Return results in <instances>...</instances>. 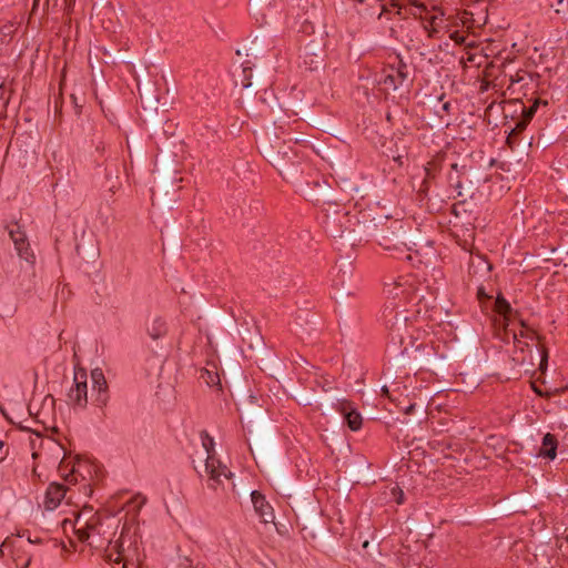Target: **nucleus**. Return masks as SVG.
<instances>
[{"mask_svg": "<svg viewBox=\"0 0 568 568\" xmlns=\"http://www.w3.org/2000/svg\"><path fill=\"white\" fill-rule=\"evenodd\" d=\"M83 514H79L74 520L64 519L62 521L64 531L70 528L77 534L80 541L105 551L111 538L115 536V527L110 523H102L95 515L84 519Z\"/></svg>", "mask_w": 568, "mask_h": 568, "instance_id": "f257e3e1", "label": "nucleus"}, {"mask_svg": "<svg viewBox=\"0 0 568 568\" xmlns=\"http://www.w3.org/2000/svg\"><path fill=\"white\" fill-rule=\"evenodd\" d=\"M450 39L457 44H463L464 50L468 48L478 49L477 41L474 40L469 34H463L459 33L458 31H455L450 34Z\"/></svg>", "mask_w": 568, "mask_h": 568, "instance_id": "a211bd4d", "label": "nucleus"}, {"mask_svg": "<svg viewBox=\"0 0 568 568\" xmlns=\"http://www.w3.org/2000/svg\"><path fill=\"white\" fill-rule=\"evenodd\" d=\"M91 379L93 385V390L98 392L97 402L99 405H105L108 400V385L104 377V374L101 368H94L91 372Z\"/></svg>", "mask_w": 568, "mask_h": 568, "instance_id": "ddd939ff", "label": "nucleus"}, {"mask_svg": "<svg viewBox=\"0 0 568 568\" xmlns=\"http://www.w3.org/2000/svg\"><path fill=\"white\" fill-rule=\"evenodd\" d=\"M557 438L552 434L547 433L542 438L539 456L549 458L551 460L555 459L557 456Z\"/></svg>", "mask_w": 568, "mask_h": 568, "instance_id": "4468645a", "label": "nucleus"}, {"mask_svg": "<svg viewBox=\"0 0 568 568\" xmlns=\"http://www.w3.org/2000/svg\"><path fill=\"white\" fill-rule=\"evenodd\" d=\"M407 6V11H404V16L413 14V16H422V13L426 10L425 6L416 0H413Z\"/></svg>", "mask_w": 568, "mask_h": 568, "instance_id": "aec40b11", "label": "nucleus"}, {"mask_svg": "<svg viewBox=\"0 0 568 568\" xmlns=\"http://www.w3.org/2000/svg\"><path fill=\"white\" fill-rule=\"evenodd\" d=\"M65 487L60 484H50L44 498V507L48 510L55 509L65 496Z\"/></svg>", "mask_w": 568, "mask_h": 568, "instance_id": "f8f14e48", "label": "nucleus"}, {"mask_svg": "<svg viewBox=\"0 0 568 568\" xmlns=\"http://www.w3.org/2000/svg\"><path fill=\"white\" fill-rule=\"evenodd\" d=\"M385 324L389 331L392 341L405 344L406 337L410 338V325L404 310H399L398 305L387 303L383 311Z\"/></svg>", "mask_w": 568, "mask_h": 568, "instance_id": "20e7f679", "label": "nucleus"}, {"mask_svg": "<svg viewBox=\"0 0 568 568\" xmlns=\"http://www.w3.org/2000/svg\"><path fill=\"white\" fill-rule=\"evenodd\" d=\"M385 294L388 298V303H393L402 306L403 302L410 301L413 298L412 291L409 287H405L399 282H393L385 286Z\"/></svg>", "mask_w": 568, "mask_h": 568, "instance_id": "6e6552de", "label": "nucleus"}, {"mask_svg": "<svg viewBox=\"0 0 568 568\" xmlns=\"http://www.w3.org/2000/svg\"><path fill=\"white\" fill-rule=\"evenodd\" d=\"M443 12L438 14H434L429 18V23L425 26V30L428 33V37L433 38L437 33V21H442Z\"/></svg>", "mask_w": 568, "mask_h": 568, "instance_id": "412c9836", "label": "nucleus"}, {"mask_svg": "<svg viewBox=\"0 0 568 568\" xmlns=\"http://www.w3.org/2000/svg\"><path fill=\"white\" fill-rule=\"evenodd\" d=\"M322 388H323L325 392L331 390V389H332V387H331V382H329V381H327V379H325V381H324V383H323V385H322Z\"/></svg>", "mask_w": 568, "mask_h": 568, "instance_id": "c85d7f7f", "label": "nucleus"}, {"mask_svg": "<svg viewBox=\"0 0 568 568\" xmlns=\"http://www.w3.org/2000/svg\"><path fill=\"white\" fill-rule=\"evenodd\" d=\"M9 235L16 246L19 256L26 260L27 262H31L33 255L30 251L26 233L21 231L19 226L16 225L14 227L10 229Z\"/></svg>", "mask_w": 568, "mask_h": 568, "instance_id": "1a4fd4ad", "label": "nucleus"}, {"mask_svg": "<svg viewBox=\"0 0 568 568\" xmlns=\"http://www.w3.org/2000/svg\"><path fill=\"white\" fill-rule=\"evenodd\" d=\"M251 497L254 510L258 515L261 520L265 524L273 523L275 518L273 508L265 499V497L256 490L252 491Z\"/></svg>", "mask_w": 568, "mask_h": 568, "instance_id": "9d476101", "label": "nucleus"}, {"mask_svg": "<svg viewBox=\"0 0 568 568\" xmlns=\"http://www.w3.org/2000/svg\"><path fill=\"white\" fill-rule=\"evenodd\" d=\"M524 78L519 75V73H516L515 75H510V87L514 85L516 82L521 81Z\"/></svg>", "mask_w": 568, "mask_h": 568, "instance_id": "cd10ccee", "label": "nucleus"}, {"mask_svg": "<svg viewBox=\"0 0 568 568\" xmlns=\"http://www.w3.org/2000/svg\"><path fill=\"white\" fill-rule=\"evenodd\" d=\"M390 494L398 505L404 503V491L402 490L400 487H398V486L393 487L390 489Z\"/></svg>", "mask_w": 568, "mask_h": 568, "instance_id": "393cba45", "label": "nucleus"}, {"mask_svg": "<svg viewBox=\"0 0 568 568\" xmlns=\"http://www.w3.org/2000/svg\"><path fill=\"white\" fill-rule=\"evenodd\" d=\"M87 372L83 368L74 371L73 385L68 392V403L74 407L84 408L88 403Z\"/></svg>", "mask_w": 568, "mask_h": 568, "instance_id": "39448f33", "label": "nucleus"}, {"mask_svg": "<svg viewBox=\"0 0 568 568\" xmlns=\"http://www.w3.org/2000/svg\"><path fill=\"white\" fill-rule=\"evenodd\" d=\"M2 446H3V443L0 440V449L2 448Z\"/></svg>", "mask_w": 568, "mask_h": 568, "instance_id": "f704fd0d", "label": "nucleus"}, {"mask_svg": "<svg viewBox=\"0 0 568 568\" xmlns=\"http://www.w3.org/2000/svg\"><path fill=\"white\" fill-rule=\"evenodd\" d=\"M243 79L241 80V87L243 89H247L252 85L251 77H252V69L251 68H243L242 69Z\"/></svg>", "mask_w": 568, "mask_h": 568, "instance_id": "5701e85b", "label": "nucleus"}, {"mask_svg": "<svg viewBox=\"0 0 568 568\" xmlns=\"http://www.w3.org/2000/svg\"><path fill=\"white\" fill-rule=\"evenodd\" d=\"M105 558L109 561L119 564L121 559H139V544L134 532L123 527L116 539L111 538L105 550Z\"/></svg>", "mask_w": 568, "mask_h": 568, "instance_id": "7ed1b4c3", "label": "nucleus"}, {"mask_svg": "<svg viewBox=\"0 0 568 568\" xmlns=\"http://www.w3.org/2000/svg\"><path fill=\"white\" fill-rule=\"evenodd\" d=\"M537 105H538V103L535 102L530 108L524 110L525 121L520 122L517 125L520 130H523L525 128L526 121H529L534 116V114H535V112L537 110Z\"/></svg>", "mask_w": 568, "mask_h": 568, "instance_id": "4be33fe9", "label": "nucleus"}, {"mask_svg": "<svg viewBox=\"0 0 568 568\" xmlns=\"http://www.w3.org/2000/svg\"><path fill=\"white\" fill-rule=\"evenodd\" d=\"M381 1H382V4H381L382 11H381L378 18H382V16L384 13L392 12L393 10L395 11L396 14L403 17L404 11H407V6L403 2H400L399 0H381Z\"/></svg>", "mask_w": 568, "mask_h": 568, "instance_id": "dca6fc26", "label": "nucleus"}, {"mask_svg": "<svg viewBox=\"0 0 568 568\" xmlns=\"http://www.w3.org/2000/svg\"><path fill=\"white\" fill-rule=\"evenodd\" d=\"M382 393H383L384 395L388 396V393H389L388 387H387V386H383V387H382Z\"/></svg>", "mask_w": 568, "mask_h": 568, "instance_id": "7c9ffc66", "label": "nucleus"}, {"mask_svg": "<svg viewBox=\"0 0 568 568\" xmlns=\"http://www.w3.org/2000/svg\"><path fill=\"white\" fill-rule=\"evenodd\" d=\"M168 332V326L165 321L160 316H154L150 320L148 324V334L151 338L158 339L164 336Z\"/></svg>", "mask_w": 568, "mask_h": 568, "instance_id": "2eb2a0df", "label": "nucleus"}, {"mask_svg": "<svg viewBox=\"0 0 568 568\" xmlns=\"http://www.w3.org/2000/svg\"><path fill=\"white\" fill-rule=\"evenodd\" d=\"M555 7L556 13H567L568 12V0H557Z\"/></svg>", "mask_w": 568, "mask_h": 568, "instance_id": "a878e982", "label": "nucleus"}, {"mask_svg": "<svg viewBox=\"0 0 568 568\" xmlns=\"http://www.w3.org/2000/svg\"><path fill=\"white\" fill-rule=\"evenodd\" d=\"M413 408H414V405H409V406L407 407V409H406V413H407V414H408V413H410V412L413 410Z\"/></svg>", "mask_w": 568, "mask_h": 568, "instance_id": "473e14b6", "label": "nucleus"}, {"mask_svg": "<svg viewBox=\"0 0 568 568\" xmlns=\"http://www.w3.org/2000/svg\"><path fill=\"white\" fill-rule=\"evenodd\" d=\"M513 338H514V341H515V342H517V341H518V335H517V333H514V334H513Z\"/></svg>", "mask_w": 568, "mask_h": 568, "instance_id": "72a5a7b5", "label": "nucleus"}, {"mask_svg": "<svg viewBox=\"0 0 568 568\" xmlns=\"http://www.w3.org/2000/svg\"><path fill=\"white\" fill-rule=\"evenodd\" d=\"M335 409L344 416L352 430L356 432L362 427L363 418L349 400L338 399Z\"/></svg>", "mask_w": 568, "mask_h": 568, "instance_id": "0eeeda50", "label": "nucleus"}, {"mask_svg": "<svg viewBox=\"0 0 568 568\" xmlns=\"http://www.w3.org/2000/svg\"><path fill=\"white\" fill-rule=\"evenodd\" d=\"M407 6V11H404V16L413 14V16H422V13L426 10L425 6L416 0H413Z\"/></svg>", "mask_w": 568, "mask_h": 568, "instance_id": "6ab92c4d", "label": "nucleus"}, {"mask_svg": "<svg viewBox=\"0 0 568 568\" xmlns=\"http://www.w3.org/2000/svg\"><path fill=\"white\" fill-rule=\"evenodd\" d=\"M120 562H122V568H138L140 558L139 559L123 558L120 560Z\"/></svg>", "mask_w": 568, "mask_h": 568, "instance_id": "bb28decb", "label": "nucleus"}, {"mask_svg": "<svg viewBox=\"0 0 568 568\" xmlns=\"http://www.w3.org/2000/svg\"><path fill=\"white\" fill-rule=\"evenodd\" d=\"M202 445L206 453V458L202 466L203 470L195 466L196 471L201 477H206L207 487L215 493H226L234 489L232 481L233 474L223 465L214 453V440L207 434L202 435Z\"/></svg>", "mask_w": 568, "mask_h": 568, "instance_id": "f03ea898", "label": "nucleus"}, {"mask_svg": "<svg viewBox=\"0 0 568 568\" xmlns=\"http://www.w3.org/2000/svg\"><path fill=\"white\" fill-rule=\"evenodd\" d=\"M495 311L504 316L506 328L509 325L510 315L513 314V310L510 304L501 296L498 295L495 302Z\"/></svg>", "mask_w": 568, "mask_h": 568, "instance_id": "f3484780", "label": "nucleus"}, {"mask_svg": "<svg viewBox=\"0 0 568 568\" xmlns=\"http://www.w3.org/2000/svg\"><path fill=\"white\" fill-rule=\"evenodd\" d=\"M547 365V355L544 354L540 362V369L544 371Z\"/></svg>", "mask_w": 568, "mask_h": 568, "instance_id": "c756f323", "label": "nucleus"}, {"mask_svg": "<svg viewBox=\"0 0 568 568\" xmlns=\"http://www.w3.org/2000/svg\"><path fill=\"white\" fill-rule=\"evenodd\" d=\"M477 44L478 49L468 48L465 50V53L460 59L462 63L465 65L480 68L486 62L489 54L486 52V49L481 42H477Z\"/></svg>", "mask_w": 568, "mask_h": 568, "instance_id": "9b49d317", "label": "nucleus"}, {"mask_svg": "<svg viewBox=\"0 0 568 568\" xmlns=\"http://www.w3.org/2000/svg\"><path fill=\"white\" fill-rule=\"evenodd\" d=\"M201 378L207 384V385H214L219 383V376L216 374L211 373L210 371L205 369L201 374Z\"/></svg>", "mask_w": 568, "mask_h": 568, "instance_id": "b1692460", "label": "nucleus"}, {"mask_svg": "<svg viewBox=\"0 0 568 568\" xmlns=\"http://www.w3.org/2000/svg\"><path fill=\"white\" fill-rule=\"evenodd\" d=\"M532 389L535 390V393H537L538 395H542L541 390L535 386V384H532Z\"/></svg>", "mask_w": 568, "mask_h": 568, "instance_id": "2f4dec72", "label": "nucleus"}, {"mask_svg": "<svg viewBox=\"0 0 568 568\" xmlns=\"http://www.w3.org/2000/svg\"><path fill=\"white\" fill-rule=\"evenodd\" d=\"M407 80L406 65L400 64L399 67H389L384 70L378 83L383 87V90L395 91Z\"/></svg>", "mask_w": 568, "mask_h": 568, "instance_id": "423d86ee", "label": "nucleus"}]
</instances>
